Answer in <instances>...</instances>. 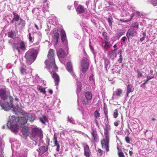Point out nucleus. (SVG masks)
Segmentation results:
<instances>
[{"label": "nucleus", "instance_id": "obj_13", "mask_svg": "<svg viewBox=\"0 0 157 157\" xmlns=\"http://www.w3.org/2000/svg\"><path fill=\"white\" fill-rule=\"evenodd\" d=\"M60 36L62 42H66L67 41L66 33L63 29H61L60 30Z\"/></svg>", "mask_w": 157, "mask_h": 157}, {"label": "nucleus", "instance_id": "obj_15", "mask_svg": "<svg viewBox=\"0 0 157 157\" xmlns=\"http://www.w3.org/2000/svg\"><path fill=\"white\" fill-rule=\"evenodd\" d=\"M109 39L104 40V41L102 44V46L105 48H109L111 46L110 42L109 41Z\"/></svg>", "mask_w": 157, "mask_h": 157}, {"label": "nucleus", "instance_id": "obj_27", "mask_svg": "<svg viewBox=\"0 0 157 157\" xmlns=\"http://www.w3.org/2000/svg\"><path fill=\"white\" fill-rule=\"evenodd\" d=\"M26 24L25 21V20L21 18L20 19L19 23L18 24L20 27L22 29L23 27L25 26Z\"/></svg>", "mask_w": 157, "mask_h": 157}, {"label": "nucleus", "instance_id": "obj_38", "mask_svg": "<svg viewBox=\"0 0 157 157\" xmlns=\"http://www.w3.org/2000/svg\"><path fill=\"white\" fill-rule=\"evenodd\" d=\"M122 93V90L121 89H118L116 92V95L118 97H120Z\"/></svg>", "mask_w": 157, "mask_h": 157}, {"label": "nucleus", "instance_id": "obj_3", "mask_svg": "<svg viewBox=\"0 0 157 157\" xmlns=\"http://www.w3.org/2000/svg\"><path fill=\"white\" fill-rule=\"evenodd\" d=\"M12 120L10 121H8L7 123L8 127L10 128L11 130L13 132H17L18 129V124L16 122V119L14 116L11 117Z\"/></svg>", "mask_w": 157, "mask_h": 157}, {"label": "nucleus", "instance_id": "obj_34", "mask_svg": "<svg viewBox=\"0 0 157 157\" xmlns=\"http://www.w3.org/2000/svg\"><path fill=\"white\" fill-rule=\"evenodd\" d=\"M82 84L80 82H78L77 83V93H79L81 89Z\"/></svg>", "mask_w": 157, "mask_h": 157}, {"label": "nucleus", "instance_id": "obj_19", "mask_svg": "<svg viewBox=\"0 0 157 157\" xmlns=\"http://www.w3.org/2000/svg\"><path fill=\"white\" fill-rule=\"evenodd\" d=\"M85 10L84 7L81 5L78 6L76 9V12L78 14H81L84 12Z\"/></svg>", "mask_w": 157, "mask_h": 157}, {"label": "nucleus", "instance_id": "obj_29", "mask_svg": "<svg viewBox=\"0 0 157 157\" xmlns=\"http://www.w3.org/2000/svg\"><path fill=\"white\" fill-rule=\"evenodd\" d=\"M39 119L40 121L43 124H45L46 122H48V121L47 117L45 116L39 118Z\"/></svg>", "mask_w": 157, "mask_h": 157}, {"label": "nucleus", "instance_id": "obj_45", "mask_svg": "<svg viewBox=\"0 0 157 157\" xmlns=\"http://www.w3.org/2000/svg\"><path fill=\"white\" fill-rule=\"evenodd\" d=\"M29 41L31 43H33L34 41V37L32 36L31 35V34L30 33H29Z\"/></svg>", "mask_w": 157, "mask_h": 157}, {"label": "nucleus", "instance_id": "obj_49", "mask_svg": "<svg viewBox=\"0 0 157 157\" xmlns=\"http://www.w3.org/2000/svg\"><path fill=\"white\" fill-rule=\"evenodd\" d=\"M2 141L1 138H0V152H1L2 153L3 149L2 148Z\"/></svg>", "mask_w": 157, "mask_h": 157}, {"label": "nucleus", "instance_id": "obj_20", "mask_svg": "<svg viewBox=\"0 0 157 157\" xmlns=\"http://www.w3.org/2000/svg\"><path fill=\"white\" fill-rule=\"evenodd\" d=\"M13 18L11 21V22L12 23H13V21H18L20 19V16L17 13L13 12Z\"/></svg>", "mask_w": 157, "mask_h": 157}, {"label": "nucleus", "instance_id": "obj_51", "mask_svg": "<svg viewBox=\"0 0 157 157\" xmlns=\"http://www.w3.org/2000/svg\"><path fill=\"white\" fill-rule=\"evenodd\" d=\"M118 155L119 157H124L125 156L124 155L123 153L121 151L119 152L118 153Z\"/></svg>", "mask_w": 157, "mask_h": 157}, {"label": "nucleus", "instance_id": "obj_60", "mask_svg": "<svg viewBox=\"0 0 157 157\" xmlns=\"http://www.w3.org/2000/svg\"><path fill=\"white\" fill-rule=\"evenodd\" d=\"M93 75H91L90 76V77H89V79H90V81L93 80Z\"/></svg>", "mask_w": 157, "mask_h": 157}, {"label": "nucleus", "instance_id": "obj_17", "mask_svg": "<svg viewBox=\"0 0 157 157\" xmlns=\"http://www.w3.org/2000/svg\"><path fill=\"white\" fill-rule=\"evenodd\" d=\"M136 31H134V29H131L128 30L126 33V36L128 39H129L130 37H132L134 36V33H136Z\"/></svg>", "mask_w": 157, "mask_h": 157}, {"label": "nucleus", "instance_id": "obj_5", "mask_svg": "<svg viewBox=\"0 0 157 157\" xmlns=\"http://www.w3.org/2000/svg\"><path fill=\"white\" fill-rule=\"evenodd\" d=\"M80 65L82 68V72L85 73L89 68L88 59L86 58H83L81 62Z\"/></svg>", "mask_w": 157, "mask_h": 157}, {"label": "nucleus", "instance_id": "obj_59", "mask_svg": "<svg viewBox=\"0 0 157 157\" xmlns=\"http://www.w3.org/2000/svg\"><path fill=\"white\" fill-rule=\"evenodd\" d=\"M134 16V13H132L131 15V17L129 19L130 21H131V20L133 18V17Z\"/></svg>", "mask_w": 157, "mask_h": 157}, {"label": "nucleus", "instance_id": "obj_40", "mask_svg": "<svg viewBox=\"0 0 157 157\" xmlns=\"http://www.w3.org/2000/svg\"><path fill=\"white\" fill-rule=\"evenodd\" d=\"M113 20V18L111 16H109L108 19V21L109 23V25L111 26L112 25V21Z\"/></svg>", "mask_w": 157, "mask_h": 157}, {"label": "nucleus", "instance_id": "obj_6", "mask_svg": "<svg viewBox=\"0 0 157 157\" xmlns=\"http://www.w3.org/2000/svg\"><path fill=\"white\" fill-rule=\"evenodd\" d=\"M51 69H52V72L50 71V73L52 74V77L54 79L55 85L58 86L60 81V79L59 75L56 72V71H57L58 70L56 71L53 68L51 69Z\"/></svg>", "mask_w": 157, "mask_h": 157}, {"label": "nucleus", "instance_id": "obj_46", "mask_svg": "<svg viewBox=\"0 0 157 157\" xmlns=\"http://www.w3.org/2000/svg\"><path fill=\"white\" fill-rule=\"evenodd\" d=\"M102 36L104 37V40L109 39H108L107 34L106 33L103 32L102 33Z\"/></svg>", "mask_w": 157, "mask_h": 157}, {"label": "nucleus", "instance_id": "obj_64", "mask_svg": "<svg viewBox=\"0 0 157 157\" xmlns=\"http://www.w3.org/2000/svg\"><path fill=\"white\" fill-rule=\"evenodd\" d=\"M129 155L130 156H132L133 154V152L132 151H129Z\"/></svg>", "mask_w": 157, "mask_h": 157}, {"label": "nucleus", "instance_id": "obj_41", "mask_svg": "<svg viewBox=\"0 0 157 157\" xmlns=\"http://www.w3.org/2000/svg\"><path fill=\"white\" fill-rule=\"evenodd\" d=\"M39 132V130L37 128H33L32 129V132L33 133L36 134H37Z\"/></svg>", "mask_w": 157, "mask_h": 157}, {"label": "nucleus", "instance_id": "obj_54", "mask_svg": "<svg viewBox=\"0 0 157 157\" xmlns=\"http://www.w3.org/2000/svg\"><path fill=\"white\" fill-rule=\"evenodd\" d=\"M94 121L96 125L98 126L99 128H100L99 124L97 120L94 119Z\"/></svg>", "mask_w": 157, "mask_h": 157}, {"label": "nucleus", "instance_id": "obj_39", "mask_svg": "<svg viewBox=\"0 0 157 157\" xmlns=\"http://www.w3.org/2000/svg\"><path fill=\"white\" fill-rule=\"evenodd\" d=\"M20 70L21 74L22 75H24L26 74V69L22 67H21L20 68Z\"/></svg>", "mask_w": 157, "mask_h": 157}, {"label": "nucleus", "instance_id": "obj_23", "mask_svg": "<svg viewBox=\"0 0 157 157\" xmlns=\"http://www.w3.org/2000/svg\"><path fill=\"white\" fill-rule=\"evenodd\" d=\"M67 70L71 73H73V68L71 63L70 62H68L67 63Z\"/></svg>", "mask_w": 157, "mask_h": 157}, {"label": "nucleus", "instance_id": "obj_63", "mask_svg": "<svg viewBox=\"0 0 157 157\" xmlns=\"http://www.w3.org/2000/svg\"><path fill=\"white\" fill-rule=\"evenodd\" d=\"M108 3V5H106V4L105 5V6H106V7H109V6L111 5V2H107Z\"/></svg>", "mask_w": 157, "mask_h": 157}, {"label": "nucleus", "instance_id": "obj_47", "mask_svg": "<svg viewBox=\"0 0 157 157\" xmlns=\"http://www.w3.org/2000/svg\"><path fill=\"white\" fill-rule=\"evenodd\" d=\"M136 72L137 73V77L138 78H140L142 77L143 75L140 72V70L139 69H137L136 70Z\"/></svg>", "mask_w": 157, "mask_h": 157}, {"label": "nucleus", "instance_id": "obj_58", "mask_svg": "<svg viewBox=\"0 0 157 157\" xmlns=\"http://www.w3.org/2000/svg\"><path fill=\"white\" fill-rule=\"evenodd\" d=\"M104 114H108V111H107V109H106V108H104Z\"/></svg>", "mask_w": 157, "mask_h": 157}, {"label": "nucleus", "instance_id": "obj_21", "mask_svg": "<svg viewBox=\"0 0 157 157\" xmlns=\"http://www.w3.org/2000/svg\"><path fill=\"white\" fill-rule=\"evenodd\" d=\"M28 128V127H27L24 126L21 129L22 132H23V135L26 137L28 136L29 134Z\"/></svg>", "mask_w": 157, "mask_h": 157}, {"label": "nucleus", "instance_id": "obj_56", "mask_svg": "<svg viewBox=\"0 0 157 157\" xmlns=\"http://www.w3.org/2000/svg\"><path fill=\"white\" fill-rule=\"evenodd\" d=\"M121 21L122 22H129V21H130L129 19H128V20H121Z\"/></svg>", "mask_w": 157, "mask_h": 157}, {"label": "nucleus", "instance_id": "obj_50", "mask_svg": "<svg viewBox=\"0 0 157 157\" xmlns=\"http://www.w3.org/2000/svg\"><path fill=\"white\" fill-rule=\"evenodd\" d=\"M125 140L127 143H130V139L128 136H127L125 137Z\"/></svg>", "mask_w": 157, "mask_h": 157}, {"label": "nucleus", "instance_id": "obj_28", "mask_svg": "<svg viewBox=\"0 0 157 157\" xmlns=\"http://www.w3.org/2000/svg\"><path fill=\"white\" fill-rule=\"evenodd\" d=\"M8 36L12 39H14L16 37V35L14 31H11L8 33Z\"/></svg>", "mask_w": 157, "mask_h": 157}, {"label": "nucleus", "instance_id": "obj_8", "mask_svg": "<svg viewBox=\"0 0 157 157\" xmlns=\"http://www.w3.org/2000/svg\"><path fill=\"white\" fill-rule=\"evenodd\" d=\"M16 119V122L21 127H22L27 123V120L24 117H18Z\"/></svg>", "mask_w": 157, "mask_h": 157}, {"label": "nucleus", "instance_id": "obj_12", "mask_svg": "<svg viewBox=\"0 0 157 157\" xmlns=\"http://www.w3.org/2000/svg\"><path fill=\"white\" fill-rule=\"evenodd\" d=\"M117 49H114L111 52H109L108 54V56L112 59H114L116 57L117 53L116 52Z\"/></svg>", "mask_w": 157, "mask_h": 157}, {"label": "nucleus", "instance_id": "obj_32", "mask_svg": "<svg viewBox=\"0 0 157 157\" xmlns=\"http://www.w3.org/2000/svg\"><path fill=\"white\" fill-rule=\"evenodd\" d=\"M100 113L98 110L95 111L94 113V119L97 120L98 118L100 117Z\"/></svg>", "mask_w": 157, "mask_h": 157}, {"label": "nucleus", "instance_id": "obj_35", "mask_svg": "<svg viewBox=\"0 0 157 157\" xmlns=\"http://www.w3.org/2000/svg\"><path fill=\"white\" fill-rule=\"evenodd\" d=\"M91 134L92 135L93 138L94 140H96L97 138V135L96 134V132L94 129H92L91 132Z\"/></svg>", "mask_w": 157, "mask_h": 157}, {"label": "nucleus", "instance_id": "obj_10", "mask_svg": "<svg viewBox=\"0 0 157 157\" xmlns=\"http://www.w3.org/2000/svg\"><path fill=\"white\" fill-rule=\"evenodd\" d=\"M84 155L86 157H90L91 155V152L90 150L89 146L87 144L84 145Z\"/></svg>", "mask_w": 157, "mask_h": 157}, {"label": "nucleus", "instance_id": "obj_44", "mask_svg": "<svg viewBox=\"0 0 157 157\" xmlns=\"http://www.w3.org/2000/svg\"><path fill=\"white\" fill-rule=\"evenodd\" d=\"M132 27L136 29L138 28L139 24L138 22H136L132 24Z\"/></svg>", "mask_w": 157, "mask_h": 157}, {"label": "nucleus", "instance_id": "obj_52", "mask_svg": "<svg viewBox=\"0 0 157 157\" xmlns=\"http://www.w3.org/2000/svg\"><path fill=\"white\" fill-rule=\"evenodd\" d=\"M102 151L100 149H98V152L100 154V156H101L102 155Z\"/></svg>", "mask_w": 157, "mask_h": 157}, {"label": "nucleus", "instance_id": "obj_48", "mask_svg": "<svg viewBox=\"0 0 157 157\" xmlns=\"http://www.w3.org/2000/svg\"><path fill=\"white\" fill-rule=\"evenodd\" d=\"M109 63V59H105V67L107 68L108 65Z\"/></svg>", "mask_w": 157, "mask_h": 157}, {"label": "nucleus", "instance_id": "obj_31", "mask_svg": "<svg viewBox=\"0 0 157 157\" xmlns=\"http://www.w3.org/2000/svg\"><path fill=\"white\" fill-rule=\"evenodd\" d=\"M110 129V125L108 124H105V127L104 128V132H109Z\"/></svg>", "mask_w": 157, "mask_h": 157}, {"label": "nucleus", "instance_id": "obj_37", "mask_svg": "<svg viewBox=\"0 0 157 157\" xmlns=\"http://www.w3.org/2000/svg\"><path fill=\"white\" fill-rule=\"evenodd\" d=\"M53 141L54 144V145L59 144L57 141V137L56 135L55 134L53 139Z\"/></svg>", "mask_w": 157, "mask_h": 157}, {"label": "nucleus", "instance_id": "obj_43", "mask_svg": "<svg viewBox=\"0 0 157 157\" xmlns=\"http://www.w3.org/2000/svg\"><path fill=\"white\" fill-rule=\"evenodd\" d=\"M149 2L154 6H156L157 5V1L156 0H149Z\"/></svg>", "mask_w": 157, "mask_h": 157}, {"label": "nucleus", "instance_id": "obj_2", "mask_svg": "<svg viewBox=\"0 0 157 157\" xmlns=\"http://www.w3.org/2000/svg\"><path fill=\"white\" fill-rule=\"evenodd\" d=\"M38 53V51L33 48L29 49L25 55L27 63L29 64L33 63L36 59Z\"/></svg>", "mask_w": 157, "mask_h": 157}, {"label": "nucleus", "instance_id": "obj_26", "mask_svg": "<svg viewBox=\"0 0 157 157\" xmlns=\"http://www.w3.org/2000/svg\"><path fill=\"white\" fill-rule=\"evenodd\" d=\"M19 49L25 51L26 50V46H25V42L24 41H21L19 44Z\"/></svg>", "mask_w": 157, "mask_h": 157}, {"label": "nucleus", "instance_id": "obj_53", "mask_svg": "<svg viewBox=\"0 0 157 157\" xmlns=\"http://www.w3.org/2000/svg\"><path fill=\"white\" fill-rule=\"evenodd\" d=\"M55 146H56L57 147V148L56 149V151H59V148L60 147L59 144H57V145H56Z\"/></svg>", "mask_w": 157, "mask_h": 157}, {"label": "nucleus", "instance_id": "obj_9", "mask_svg": "<svg viewBox=\"0 0 157 157\" xmlns=\"http://www.w3.org/2000/svg\"><path fill=\"white\" fill-rule=\"evenodd\" d=\"M109 141L105 140L104 139H101V140L102 148L105 149L106 152H108L109 151Z\"/></svg>", "mask_w": 157, "mask_h": 157}, {"label": "nucleus", "instance_id": "obj_16", "mask_svg": "<svg viewBox=\"0 0 157 157\" xmlns=\"http://www.w3.org/2000/svg\"><path fill=\"white\" fill-rule=\"evenodd\" d=\"M134 90V88L132 86L128 84L127 86L126 97H127L129 93L132 92Z\"/></svg>", "mask_w": 157, "mask_h": 157}, {"label": "nucleus", "instance_id": "obj_57", "mask_svg": "<svg viewBox=\"0 0 157 157\" xmlns=\"http://www.w3.org/2000/svg\"><path fill=\"white\" fill-rule=\"evenodd\" d=\"M126 39V37L125 36H124L122 38L121 40L123 41V43H124L125 42Z\"/></svg>", "mask_w": 157, "mask_h": 157}, {"label": "nucleus", "instance_id": "obj_62", "mask_svg": "<svg viewBox=\"0 0 157 157\" xmlns=\"http://www.w3.org/2000/svg\"><path fill=\"white\" fill-rule=\"evenodd\" d=\"M145 37H144V36H143V37L141 38L140 39V41L141 42L143 41L145 39Z\"/></svg>", "mask_w": 157, "mask_h": 157}, {"label": "nucleus", "instance_id": "obj_36", "mask_svg": "<svg viewBox=\"0 0 157 157\" xmlns=\"http://www.w3.org/2000/svg\"><path fill=\"white\" fill-rule=\"evenodd\" d=\"M105 138L102 139L109 141V132H104Z\"/></svg>", "mask_w": 157, "mask_h": 157}, {"label": "nucleus", "instance_id": "obj_55", "mask_svg": "<svg viewBox=\"0 0 157 157\" xmlns=\"http://www.w3.org/2000/svg\"><path fill=\"white\" fill-rule=\"evenodd\" d=\"M120 122V121H117L115 122L114 123V125L115 126H117L119 124V123Z\"/></svg>", "mask_w": 157, "mask_h": 157}, {"label": "nucleus", "instance_id": "obj_18", "mask_svg": "<svg viewBox=\"0 0 157 157\" xmlns=\"http://www.w3.org/2000/svg\"><path fill=\"white\" fill-rule=\"evenodd\" d=\"M27 120H29L30 122L33 121L35 120V115L33 114H26Z\"/></svg>", "mask_w": 157, "mask_h": 157}, {"label": "nucleus", "instance_id": "obj_61", "mask_svg": "<svg viewBox=\"0 0 157 157\" xmlns=\"http://www.w3.org/2000/svg\"><path fill=\"white\" fill-rule=\"evenodd\" d=\"M154 78V77L153 76H152V77H151L149 76H147V78L149 80H150V79H151V78Z\"/></svg>", "mask_w": 157, "mask_h": 157}, {"label": "nucleus", "instance_id": "obj_14", "mask_svg": "<svg viewBox=\"0 0 157 157\" xmlns=\"http://www.w3.org/2000/svg\"><path fill=\"white\" fill-rule=\"evenodd\" d=\"M59 37V35L58 33L55 32L54 33V35L53 36V39L55 40L54 43V45H56L58 42V40Z\"/></svg>", "mask_w": 157, "mask_h": 157}, {"label": "nucleus", "instance_id": "obj_11", "mask_svg": "<svg viewBox=\"0 0 157 157\" xmlns=\"http://www.w3.org/2000/svg\"><path fill=\"white\" fill-rule=\"evenodd\" d=\"M65 52L64 50L60 48L57 52V55L59 58H63L65 56Z\"/></svg>", "mask_w": 157, "mask_h": 157}, {"label": "nucleus", "instance_id": "obj_24", "mask_svg": "<svg viewBox=\"0 0 157 157\" xmlns=\"http://www.w3.org/2000/svg\"><path fill=\"white\" fill-rule=\"evenodd\" d=\"M39 149L40 151V152H39V154L42 155L48 150V148L44 146H42L40 147Z\"/></svg>", "mask_w": 157, "mask_h": 157}, {"label": "nucleus", "instance_id": "obj_33", "mask_svg": "<svg viewBox=\"0 0 157 157\" xmlns=\"http://www.w3.org/2000/svg\"><path fill=\"white\" fill-rule=\"evenodd\" d=\"M37 89L41 93H43L44 94H45L46 93L45 89L44 88L42 87L41 86H38Z\"/></svg>", "mask_w": 157, "mask_h": 157}, {"label": "nucleus", "instance_id": "obj_22", "mask_svg": "<svg viewBox=\"0 0 157 157\" xmlns=\"http://www.w3.org/2000/svg\"><path fill=\"white\" fill-rule=\"evenodd\" d=\"M13 98L11 96L8 97V102H7L8 106L12 108L13 107Z\"/></svg>", "mask_w": 157, "mask_h": 157}, {"label": "nucleus", "instance_id": "obj_30", "mask_svg": "<svg viewBox=\"0 0 157 157\" xmlns=\"http://www.w3.org/2000/svg\"><path fill=\"white\" fill-rule=\"evenodd\" d=\"M12 48L15 50L18 51V52H20V50L19 48L18 44L17 43H13L12 45Z\"/></svg>", "mask_w": 157, "mask_h": 157}, {"label": "nucleus", "instance_id": "obj_25", "mask_svg": "<svg viewBox=\"0 0 157 157\" xmlns=\"http://www.w3.org/2000/svg\"><path fill=\"white\" fill-rule=\"evenodd\" d=\"M122 50L121 49H119L118 51V54H119V58L118 59V61L119 63H122L123 60V56L122 55Z\"/></svg>", "mask_w": 157, "mask_h": 157}, {"label": "nucleus", "instance_id": "obj_42", "mask_svg": "<svg viewBox=\"0 0 157 157\" xmlns=\"http://www.w3.org/2000/svg\"><path fill=\"white\" fill-rule=\"evenodd\" d=\"M119 114L117 109L114 110L113 113V117L115 118H116L118 116Z\"/></svg>", "mask_w": 157, "mask_h": 157}, {"label": "nucleus", "instance_id": "obj_4", "mask_svg": "<svg viewBox=\"0 0 157 157\" xmlns=\"http://www.w3.org/2000/svg\"><path fill=\"white\" fill-rule=\"evenodd\" d=\"M84 94L85 98H82V103L85 105H88L89 101H91L92 98V94L90 91L84 92Z\"/></svg>", "mask_w": 157, "mask_h": 157}, {"label": "nucleus", "instance_id": "obj_1", "mask_svg": "<svg viewBox=\"0 0 157 157\" xmlns=\"http://www.w3.org/2000/svg\"><path fill=\"white\" fill-rule=\"evenodd\" d=\"M47 56L48 59H50L46 60L44 62L46 65V68L49 70L53 68L55 70H57L58 67L55 63L54 51L53 49H49Z\"/></svg>", "mask_w": 157, "mask_h": 157}, {"label": "nucleus", "instance_id": "obj_7", "mask_svg": "<svg viewBox=\"0 0 157 157\" xmlns=\"http://www.w3.org/2000/svg\"><path fill=\"white\" fill-rule=\"evenodd\" d=\"M10 94L6 88L0 89V97L2 100H5L6 99L8 98V94Z\"/></svg>", "mask_w": 157, "mask_h": 157}]
</instances>
